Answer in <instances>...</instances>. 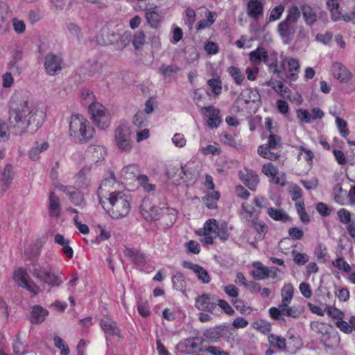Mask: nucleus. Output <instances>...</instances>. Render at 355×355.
I'll return each instance as SVG.
<instances>
[{
  "label": "nucleus",
  "mask_w": 355,
  "mask_h": 355,
  "mask_svg": "<svg viewBox=\"0 0 355 355\" xmlns=\"http://www.w3.org/2000/svg\"><path fill=\"white\" fill-rule=\"evenodd\" d=\"M300 63L295 58H290L288 60V67L289 75L288 78L291 81H295L297 78V73L300 70Z\"/></svg>",
  "instance_id": "39"
},
{
  "label": "nucleus",
  "mask_w": 355,
  "mask_h": 355,
  "mask_svg": "<svg viewBox=\"0 0 355 355\" xmlns=\"http://www.w3.org/2000/svg\"><path fill=\"white\" fill-rule=\"evenodd\" d=\"M284 8V6L282 4H279L272 8L269 16V21H274L279 19L282 15Z\"/></svg>",
  "instance_id": "55"
},
{
  "label": "nucleus",
  "mask_w": 355,
  "mask_h": 355,
  "mask_svg": "<svg viewBox=\"0 0 355 355\" xmlns=\"http://www.w3.org/2000/svg\"><path fill=\"white\" fill-rule=\"evenodd\" d=\"M218 229L216 220L215 219H210L205 223L204 233L216 234Z\"/></svg>",
  "instance_id": "58"
},
{
  "label": "nucleus",
  "mask_w": 355,
  "mask_h": 355,
  "mask_svg": "<svg viewBox=\"0 0 355 355\" xmlns=\"http://www.w3.org/2000/svg\"><path fill=\"white\" fill-rule=\"evenodd\" d=\"M300 10L307 25L312 26L319 17L320 11L316 8L311 7L309 5L302 4L300 6Z\"/></svg>",
  "instance_id": "21"
},
{
  "label": "nucleus",
  "mask_w": 355,
  "mask_h": 355,
  "mask_svg": "<svg viewBox=\"0 0 355 355\" xmlns=\"http://www.w3.org/2000/svg\"><path fill=\"white\" fill-rule=\"evenodd\" d=\"M282 139L279 136L275 135L274 132L270 134L267 143L266 144L261 145L258 147V154L266 159L275 161L280 157L279 153L272 152V150L279 149L282 147Z\"/></svg>",
  "instance_id": "6"
},
{
  "label": "nucleus",
  "mask_w": 355,
  "mask_h": 355,
  "mask_svg": "<svg viewBox=\"0 0 355 355\" xmlns=\"http://www.w3.org/2000/svg\"><path fill=\"white\" fill-rule=\"evenodd\" d=\"M293 287L291 284H286L281 291L282 302L290 304L293 297Z\"/></svg>",
  "instance_id": "43"
},
{
  "label": "nucleus",
  "mask_w": 355,
  "mask_h": 355,
  "mask_svg": "<svg viewBox=\"0 0 355 355\" xmlns=\"http://www.w3.org/2000/svg\"><path fill=\"white\" fill-rule=\"evenodd\" d=\"M240 214L243 218L248 221H250L252 218L253 208L246 203H243L241 205Z\"/></svg>",
  "instance_id": "56"
},
{
  "label": "nucleus",
  "mask_w": 355,
  "mask_h": 355,
  "mask_svg": "<svg viewBox=\"0 0 355 355\" xmlns=\"http://www.w3.org/2000/svg\"><path fill=\"white\" fill-rule=\"evenodd\" d=\"M331 71L334 78L341 83H347L352 78V72L341 62H334Z\"/></svg>",
  "instance_id": "13"
},
{
  "label": "nucleus",
  "mask_w": 355,
  "mask_h": 355,
  "mask_svg": "<svg viewBox=\"0 0 355 355\" xmlns=\"http://www.w3.org/2000/svg\"><path fill=\"white\" fill-rule=\"evenodd\" d=\"M336 123L340 135L344 138L347 139V137L349 134V131L347 128V122L344 119L340 118L339 116H337L336 118Z\"/></svg>",
  "instance_id": "50"
},
{
  "label": "nucleus",
  "mask_w": 355,
  "mask_h": 355,
  "mask_svg": "<svg viewBox=\"0 0 355 355\" xmlns=\"http://www.w3.org/2000/svg\"><path fill=\"white\" fill-rule=\"evenodd\" d=\"M10 130L15 135L33 134L42 125L45 114L28 98L12 97L9 110Z\"/></svg>",
  "instance_id": "1"
},
{
  "label": "nucleus",
  "mask_w": 355,
  "mask_h": 355,
  "mask_svg": "<svg viewBox=\"0 0 355 355\" xmlns=\"http://www.w3.org/2000/svg\"><path fill=\"white\" fill-rule=\"evenodd\" d=\"M123 254L135 264L138 266H144L146 264V256L139 250L125 248L123 250Z\"/></svg>",
  "instance_id": "24"
},
{
  "label": "nucleus",
  "mask_w": 355,
  "mask_h": 355,
  "mask_svg": "<svg viewBox=\"0 0 355 355\" xmlns=\"http://www.w3.org/2000/svg\"><path fill=\"white\" fill-rule=\"evenodd\" d=\"M55 347L60 350V355H69V348L66 343L60 336H55L53 338Z\"/></svg>",
  "instance_id": "47"
},
{
  "label": "nucleus",
  "mask_w": 355,
  "mask_h": 355,
  "mask_svg": "<svg viewBox=\"0 0 355 355\" xmlns=\"http://www.w3.org/2000/svg\"><path fill=\"white\" fill-rule=\"evenodd\" d=\"M145 17L151 28H157L162 23L161 15L156 11L150 10V8L146 10Z\"/></svg>",
  "instance_id": "36"
},
{
  "label": "nucleus",
  "mask_w": 355,
  "mask_h": 355,
  "mask_svg": "<svg viewBox=\"0 0 355 355\" xmlns=\"http://www.w3.org/2000/svg\"><path fill=\"white\" fill-rule=\"evenodd\" d=\"M182 173L183 174L180 178L184 182H195L196 180V174L194 169L188 167L187 165L181 166Z\"/></svg>",
  "instance_id": "40"
},
{
  "label": "nucleus",
  "mask_w": 355,
  "mask_h": 355,
  "mask_svg": "<svg viewBox=\"0 0 355 355\" xmlns=\"http://www.w3.org/2000/svg\"><path fill=\"white\" fill-rule=\"evenodd\" d=\"M48 314L49 311L47 309L40 305H35L33 306L31 311L30 321L33 324H41L45 320Z\"/></svg>",
  "instance_id": "25"
},
{
  "label": "nucleus",
  "mask_w": 355,
  "mask_h": 355,
  "mask_svg": "<svg viewBox=\"0 0 355 355\" xmlns=\"http://www.w3.org/2000/svg\"><path fill=\"white\" fill-rule=\"evenodd\" d=\"M245 171H239L238 176L242 182L251 191H255L259 182L258 175L253 171L245 168Z\"/></svg>",
  "instance_id": "14"
},
{
  "label": "nucleus",
  "mask_w": 355,
  "mask_h": 355,
  "mask_svg": "<svg viewBox=\"0 0 355 355\" xmlns=\"http://www.w3.org/2000/svg\"><path fill=\"white\" fill-rule=\"evenodd\" d=\"M121 173L124 179L128 180H132L135 178H137L138 180V177L141 175H139V167L135 164H130L123 167Z\"/></svg>",
  "instance_id": "37"
},
{
  "label": "nucleus",
  "mask_w": 355,
  "mask_h": 355,
  "mask_svg": "<svg viewBox=\"0 0 355 355\" xmlns=\"http://www.w3.org/2000/svg\"><path fill=\"white\" fill-rule=\"evenodd\" d=\"M62 58L52 53L45 56L44 67L49 75L54 76L62 70Z\"/></svg>",
  "instance_id": "12"
},
{
  "label": "nucleus",
  "mask_w": 355,
  "mask_h": 355,
  "mask_svg": "<svg viewBox=\"0 0 355 355\" xmlns=\"http://www.w3.org/2000/svg\"><path fill=\"white\" fill-rule=\"evenodd\" d=\"M202 109L205 110V114H209V118L207 120L208 126L211 128H217L219 123L221 122L219 116V110L213 106L204 107Z\"/></svg>",
  "instance_id": "26"
},
{
  "label": "nucleus",
  "mask_w": 355,
  "mask_h": 355,
  "mask_svg": "<svg viewBox=\"0 0 355 355\" xmlns=\"http://www.w3.org/2000/svg\"><path fill=\"white\" fill-rule=\"evenodd\" d=\"M269 216L276 221L287 222L291 221V218L283 210L270 207L267 210Z\"/></svg>",
  "instance_id": "34"
},
{
  "label": "nucleus",
  "mask_w": 355,
  "mask_h": 355,
  "mask_svg": "<svg viewBox=\"0 0 355 355\" xmlns=\"http://www.w3.org/2000/svg\"><path fill=\"white\" fill-rule=\"evenodd\" d=\"M217 296L210 293H204L198 296L195 300V306L200 311L216 313L217 308Z\"/></svg>",
  "instance_id": "9"
},
{
  "label": "nucleus",
  "mask_w": 355,
  "mask_h": 355,
  "mask_svg": "<svg viewBox=\"0 0 355 355\" xmlns=\"http://www.w3.org/2000/svg\"><path fill=\"white\" fill-rule=\"evenodd\" d=\"M333 265L338 269L343 270L345 272H349L352 269L349 263L341 257L337 258L334 261H333Z\"/></svg>",
  "instance_id": "57"
},
{
  "label": "nucleus",
  "mask_w": 355,
  "mask_h": 355,
  "mask_svg": "<svg viewBox=\"0 0 355 355\" xmlns=\"http://www.w3.org/2000/svg\"><path fill=\"white\" fill-rule=\"evenodd\" d=\"M28 278V275L21 268H19L13 274V279L19 286L26 288L32 293L33 295H37L40 291L39 287L33 282H29Z\"/></svg>",
  "instance_id": "11"
},
{
  "label": "nucleus",
  "mask_w": 355,
  "mask_h": 355,
  "mask_svg": "<svg viewBox=\"0 0 355 355\" xmlns=\"http://www.w3.org/2000/svg\"><path fill=\"white\" fill-rule=\"evenodd\" d=\"M247 14L254 20L263 15V5L259 0H250L247 4Z\"/></svg>",
  "instance_id": "20"
},
{
  "label": "nucleus",
  "mask_w": 355,
  "mask_h": 355,
  "mask_svg": "<svg viewBox=\"0 0 355 355\" xmlns=\"http://www.w3.org/2000/svg\"><path fill=\"white\" fill-rule=\"evenodd\" d=\"M49 212L51 216L58 217L60 215V202L59 198L53 191L49 193Z\"/></svg>",
  "instance_id": "31"
},
{
  "label": "nucleus",
  "mask_w": 355,
  "mask_h": 355,
  "mask_svg": "<svg viewBox=\"0 0 355 355\" xmlns=\"http://www.w3.org/2000/svg\"><path fill=\"white\" fill-rule=\"evenodd\" d=\"M138 181L139 182L140 185L144 188V189L150 192L154 191L155 189V185L149 183L148 178L145 175H141L138 177Z\"/></svg>",
  "instance_id": "54"
},
{
  "label": "nucleus",
  "mask_w": 355,
  "mask_h": 355,
  "mask_svg": "<svg viewBox=\"0 0 355 355\" xmlns=\"http://www.w3.org/2000/svg\"><path fill=\"white\" fill-rule=\"evenodd\" d=\"M207 85L211 89L215 95H218L222 92V83L219 78H212L207 81Z\"/></svg>",
  "instance_id": "52"
},
{
  "label": "nucleus",
  "mask_w": 355,
  "mask_h": 355,
  "mask_svg": "<svg viewBox=\"0 0 355 355\" xmlns=\"http://www.w3.org/2000/svg\"><path fill=\"white\" fill-rule=\"evenodd\" d=\"M227 72L233 78L236 85H240L243 84L245 80V76L239 68L234 66H231L227 69Z\"/></svg>",
  "instance_id": "41"
},
{
  "label": "nucleus",
  "mask_w": 355,
  "mask_h": 355,
  "mask_svg": "<svg viewBox=\"0 0 355 355\" xmlns=\"http://www.w3.org/2000/svg\"><path fill=\"white\" fill-rule=\"evenodd\" d=\"M204 339L200 337H190L180 342L178 349L181 353L192 354L196 352H203L204 349L200 347Z\"/></svg>",
  "instance_id": "10"
},
{
  "label": "nucleus",
  "mask_w": 355,
  "mask_h": 355,
  "mask_svg": "<svg viewBox=\"0 0 355 355\" xmlns=\"http://www.w3.org/2000/svg\"><path fill=\"white\" fill-rule=\"evenodd\" d=\"M11 16L8 5L0 1V36L10 30Z\"/></svg>",
  "instance_id": "16"
},
{
  "label": "nucleus",
  "mask_w": 355,
  "mask_h": 355,
  "mask_svg": "<svg viewBox=\"0 0 355 355\" xmlns=\"http://www.w3.org/2000/svg\"><path fill=\"white\" fill-rule=\"evenodd\" d=\"M268 341L270 347H275L281 351H286V338L284 337L277 336L274 334H270L268 336Z\"/></svg>",
  "instance_id": "35"
},
{
  "label": "nucleus",
  "mask_w": 355,
  "mask_h": 355,
  "mask_svg": "<svg viewBox=\"0 0 355 355\" xmlns=\"http://www.w3.org/2000/svg\"><path fill=\"white\" fill-rule=\"evenodd\" d=\"M132 132L129 125L125 123H121L114 130V141L118 148L123 152H129L132 148L131 139Z\"/></svg>",
  "instance_id": "5"
},
{
  "label": "nucleus",
  "mask_w": 355,
  "mask_h": 355,
  "mask_svg": "<svg viewBox=\"0 0 355 355\" xmlns=\"http://www.w3.org/2000/svg\"><path fill=\"white\" fill-rule=\"evenodd\" d=\"M63 191L69 196L70 201L76 206L83 208L86 202L83 193L77 189L71 187L62 186Z\"/></svg>",
  "instance_id": "17"
},
{
  "label": "nucleus",
  "mask_w": 355,
  "mask_h": 355,
  "mask_svg": "<svg viewBox=\"0 0 355 355\" xmlns=\"http://www.w3.org/2000/svg\"><path fill=\"white\" fill-rule=\"evenodd\" d=\"M105 150L102 146H90L87 150V155L92 162H98L103 159Z\"/></svg>",
  "instance_id": "32"
},
{
  "label": "nucleus",
  "mask_w": 355,
  "mask_h": 355,
  "mask_svg": "<svg viewBox=\"0 0 355 355\" xmlns=\"http://www.w3.org/2000/svg\"><path fill=\"white\" fill-rule=\"evenodd\" d=\"M263 173L268 178H275L279 173V169L272 163H267L262 166Z\"/></svg>",
  "instance_id": "48"
},
{
  "label": "nucleus",
  "mask_w": 355,
  "mask_h": 355,
  "mask_svg": "<svg viewBox=\"0 0 355 355\" xmlns=\"http://www.w3.org/2000/svg\"><path fill=\"white\" fill-rule=\"evenodd\" d=\"M12 348L15 355H25L27 353L26 347L19 338H17L13 343Z\"/></svg>",
  "instance_id": "59"
},
{
  "label": "nucleus",
  "mask_w": 355,
  "mask_h": 355,
  "mask_svg": "<svg viewBox=\"0 0 355 355\" xmlns=\"http://www.w3.org/2000/svg\"><path fill=\"white\" fill-rule=\"evenodd\" d=\"M329 317L334 319H342L343 313L339 309L334 306H327L324 309Z\"/></svg>",
  "instance_id": "62"
},
{
  "label": "nucleus",
  "mask_w": 355,
  "mask_h": 355,
  "mask_svg": "<svg viewBox=\"0 0 355 355\" xmlns=\"http://www.w3.org/2000/svg\"><path fill=\"white\" fill-rule=\"evenodd\" d=\"M13 168L10 164H7L1 173V177L0 180L1 189L3 191H6L9 188L13 180Z\"/></svg>",
  "instance_id": "29"
},
{
  "label": "nucleus",
  "mask_w": 355,
  "mask_h": 355,
  "mask_svg": "<svg viewBox=\"0 0 355 355\" xmlns=\"http://www.w3.org/2000/svg\"><path fill=\"white\" fill-rule=\"evenodd\" d=\"M228 329L225 326H218L207 329L203 335L211 343H216L223 337Z\"/></svg>",
  "instance_id": "22"
},
{
  "label": "nucleus",
  "mask_w": 355,
  "mask_h": 355,
  "mask_svg": "<svg viewBox=\"0 0 355 355\" xmlns=\"http://www.w3.org/2000/svg\"><path fill=\"white\" fill-rule=\"evenodd\" d=\"M327 6L331 12V19L334 21L340 20V12L339 11V3L337 0H327Z\"/></svg>",
  "instance_id": "42"
},
{
  "label": "nucleus",
  "mask_w": 355,
  "mask_h": 355,
  "mask_svg": "<svg viewBox=\"0 0 355 355\" xmlns=\"http://www.w3.org/2000/svg\"><path fill=\"white\" fill-rule=\"evenodd\" d=\"M300 15L298 7L293 5L288 8L285 19L279 23L277 31L284 44H288L293 40Z\"/></svg>",
  "instance_id": "3"
},
{
  "label": "nucleus",
  "mask_w": 355,
  "mask_h": 355,
  "mask_svg": "<svg viewBox=\"0 0 355 355\" xmlns=\"http://www.w3.org/2000/svg\"><path fill=\"white\" fill-rule=\"evenodd\" d=\"M291 254L293 257L295 263L298 266H302L308 262L309 257L305 253H300L297 251L293 250L291 252Z\"/></svg>",
  "instance_id": "51"
},
{
  "label": "nucleus",
  "mask_w": 355,
  "mask_h": 355,
  "mask_svg": "<svg viewBox=\"0 0 355 355\" xmlns=\"http://www.w3.org/2000/svg\"><path fill=\"white\" fill-rule=\"evenodd\" d=\"M220 193L218 191H214L210 193L205 196L206 206L209 209L216 208V202L220 198Z\"/></svg>",
  "instance_id": "46"
},
{
  "label": "nucleus",
  "mask_w": 355,
  "mask_h": 355,
  "mask_svg": "<svg viewBox=\"0 0 355 355\" xmlns=\"http://www.w3.org/2000/svg\"><path fill=\"white\" fill-rule=\"evenodd\" d=\"M204 352H208L211 355H230L227 352H225L220 347L216 346H209L207 348L204 349Z\"/></svg>",
  "instance_id": "64"
},
{
  "label": "nucleus",
  "mask_w": 355,
  "mask_h": 355,
  "mask_svg": "<svg viewBox=\"0 0 355 355\" xmlns=\"http://www.w3.org/2000/svg\"><path fill=\"white\" fill-rule=\"evenodd\" d=\"M288 305L289 304L282 302L278 305L277 307H271L269 309V313L270 317L274 320L284 319V316H286V313L288 309Z\"/></svg>",
  "instance_id": "38"
},
{
  "label": "nucleus",
  "mask_w": 355,
  "mask_h": 355,
  "mask_svg": "<svg viewBox=\"0 0 355 355\" xmlns=\"http://www.w3.org/2000/svg\"><path fill=\"white\" fill-rule=\"evenodd\" d=\"M337 214L342 223L348 225L351 223V213L348 210L341 209Z\"/></svg>",
  "instance_id": "61"
},
{
  "label": "nucleus",
  "mask_w": 355,
  "mask_h": 355,
  "mask_svg": "<svg viewBox=\"0 0 355 355\" xmlns=\"http://www.w3.org/2000/svg\"><path fill=\"white\" fill-rule=\"evenodd\" d=\"M180 69V67L177 64L167 65L163 64L159 67L158 72L163 76L164 80L171 83Z\"/></svg>",
  "instance_id": "23"
},
{
  "label": "nucleus",
  "mask_w": 355,
  "mask_h": 355,
  "mask_svg": "<svg viewBox=\"0 0 355 355\" xmlns=\"http://www.w3.org/2000/svg\"><path fill=\"white\" fill-rule=\"evenodd\" d=\"M129 196L124 193L118 191L110 193L109 202L112 205L111 216L114 218L126 216L130 209Z\"/></svg>",
  "instance_id": "4"
},
{
  "label": "nucleus",
  "mask_w": 355,
  "mask_h": 355,
  "mask_svg": "<svg viewBox=\"0 0 355 355\" xmlns=\"http://www.w3.org/2000/svg\"><path fill=\"white\" fill-rule=\"evenodd\" d=\"M101 327L105 332L106 336L121 337V331L118 328L116 323L112 320L106 319L101 321Z\"/></svg>",
  "instance_id": "27"
},
{
  "label": "nucleus",
  "mask_w": 355,
  "mask_h": 355,
  "mask_svg": "<svg viewBox=\"0 0 355 355\" xmlns=\"http://www.w3.org/2000/svg\"><path fill=\"white\" fill-rule=\"evenodd\" d=\"M252 266L254 269L252 271V275L254 279L262 280L269 277L268 267L264 266L261 262H254Z\"/></svg>",
  "instance_id": "33"
},
{
  "label": "nucleus",
  "mask_w": 355,
  "mask_h": 355,
  "mask_svg": "<svg viewBox=\"0 0 355 355\" xmlns=\"http://www.w3.org/2000/svg\"><path fill=\"white\" fill-rule=\"evenodd\" d=\"M23 53L19 50H15L12 52L11 58L8 63V68L14 74L20 75L23 71L21 61L23 59Z\"/></svg>",
  "instance_id": "19"
},
{
  "label": "nucleus",
  "mask_w": 355,
  "mask_h": 355,
  "mask_svg": "<svg viewBox=\"0 0 355 355\" xmlns=\"http://www.w3.org/2000/svg\"><path fill=\"white\" fill-rule=\"evenodd\" d=\"M252 326L254 329L261 331L262 333L269 332L271 330L270 324L262 320L254 322Z\"/></svg>",
  "instance_id": "63"
},
{
  "label": "nucleus",
  "mask_w": 355,
  "mask_h": 355,
  "mask_svg": "<svg viewBox=\"0 0 355 355\" xmlns=\"http://www.w3.org/2000/svg\"><path fill=\"white\" fill-rule=\"evenodd\" d=\"M32 275L51 287H58L63 282V279L59 274L51 272L41 267L35 268L32 271Z\"/></svg>",
  "instance_id": "8"
},
{
  "label": "nucleus",
  "mask_w": 355,
  "mask_h": 355,
  "mask_svg": "<svg viewBox=\"0 0 355 355\" xmlns=\"http://www.w3.org/2000/svg\"><path fill=\"white\" fill-rule=\"evenodd\" d=\"M286 349L285 352L291 354L296 353L302 346V340L300 336L294 334L289 335L288 339H286Z\"/></svg>",
  "instance_id": "30"
},
{
  "label": "nucleus",
  "mask_w": 355,
  "mask_h": 355,
  "mask_svg": "<svg viewBox=\"0 0 355 355\" xmlns=\"http://www.w3.org/2000/svg\"><path fill=\"white\" fill-rule=\"evenodd\" d=\"M249 59L254 64H259L261 62L267 63L268 61V54L264 48L258 47L256 50L249 53Z\"/></svg>",
  "instance_id": "28"
},
{
  "label": "nucleus",
  "mask_w": 355,
  "mask_h": 355,
  "mask_svg": "<svg viewBox=\"0 0 355 355\" xmlns=\"http://www.w3.org/2000/svg\"><path fill=\"white\" fill-rule=\"evenodd\" d=\"M145 42V35L141 31L136 32L133 35L132 45L136 49H140Z\"/></svg>",
  "instance_id": "49"
},
{
  "label": "nucleus",
  "mask_w": 355,
  "mask_h": 355,
  "mask_svg": "<svg viewBox=\"0 0 355 355\" xmlns=\"http://www.w3.org/2000/svg\"><path fill=\"white\" fill-rule=\"evenodd\" d=\"M141 211L146 220H158L160 216V209L151 206L148 200H144L141 205Z\"/></svg>",
  "instance_id": "18"
},
{
  "label": "nucleus",
  "mask_w": 355,
  "mask_h": 355,
  "mask_svg": "<svg viewBox=\"0 0 355 355\" xmlns=\"http://www.w3.org/2000/svg\"><path fill=\"white\" fill-rule=\"evenodd\" d=\"M183 267L193 271L198 280L202 284H209L211 282V277L208 272L201 266L185 261L182 263Z\"/></svg>",
  "instance_id": "15"
},
{
  "label": "nucleus",
  "mask_w": 355,
  "mask_h": 355,
  "mask_svg": "<svg viewBox=\"0 0 355 355\" xmlns=\"http://www.w3.org/2000/svg\"><path fill=\"white\" fill-rule=\"evenodd\" d=\"M89 112L94 123L101 129H105L110 125V116L105 107L98 103L93 102L89 106Z\"/></svg>",
  "instance_id": "7"
},
{
  "label": "nucleus",
  "mask_w": 355,
  "mask_h": 355,
  "mask_svg": "<svg viewBox=\"0 0 355 355\" xmlns=\"http://www.w3.org/2000/svg\"><path fill=\"white\" fill-rule=\"evenodd\" d=\"M90 172V167H83L76 175V182L78 187H87L89 181L87 178V174Z\"/></svg>",
  "instance_id": "44"
},
{
  "label": "nucleus",
  "mask_w": 355,
  "mask_h": 355,
  "mask_svg": "<svg viewBox=\"0 0 355 355\" xmlns=\"http://www.w3.org/2000/svg\"><path fill=\"white\" fill-rule=\"evenodd\" d=\"M95 130L90 123L80 114H72L69 123V137L76 143L85 144L94 137Z\"/></svg>",
  "instance_id": "2"
},
{
  "label": "nucleus",
  "mask_w": 355,
  "mask_h": 355,
  "mask_svg": "<svg viewBox=\"0 0 355 355\" xmlns=\"http://www.w3.org/2000/svg\"><path fill=\"white\" fill-rule=\"evenodd\" d=\"M296 209L300 216V220L303 223H308L310 220L309 216L306 212L304 202L302 201L297 202L295 203Z\"/></svg>",
  "instance_id": "53"
},
{
  "label": "nucleus",
  "mask_w": 355,
  "mask_h": 355,
  "mask_svg": "<svg viewBox=\"0 0 355 355\" xmlns=\"http://www.w3.org/2000/svg\"><path fill=\"white\" fill-rule=\"evenodd\" d=\"M173 287L180 291H184L186 288L184 277L180 272L176 273L172 278Z\"/></svg>",
  "instance_id": "45"
},
{
  "label": "nucleus",
  "mask_w": 355,
  "mask_h": 355,
  "mask_svg": "<svg viewBox=\"0 0 355 355\" xmlns=\"http://www.w3.org/2000/svg\"><path fill=\"white\" fill-rule=\"evenodd\" d=\"M217 305H218L227 315H232L234 313V310L225 300H221L217 297Z\"/></svg>",
  "instance_id": "60"
}]
</instances>
